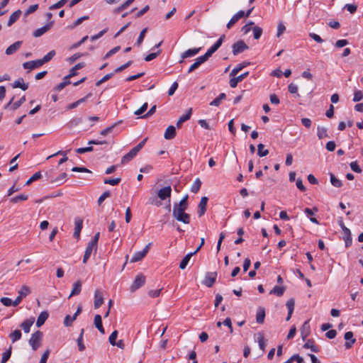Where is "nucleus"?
Returning <instances> with one entry per match:
<instances>
[{"mask_svg":"<svg viewBox=\"0 0 363 363\" xmlns=\"http://www.w3.org/2000/svg\"><path fill=\"white\" fill-rule=\"evenodd\" d=\"M350 168L352 169V170L356 173H361L362 172V169L360 168V167L358 165L357 162L356 161L354 162H352L350 163Z\"/></svg>","mask_w":363,"mask_h":363,"instance_id":"774afa93","label":"nucleus"},{"mask_svg":"<svg viewBox=\"0 0 363 363\" xmlns=\"http://www.w3.org/2000/svg\"><path fill=\"white\" fill-rule=\"evenodd\" d=\"M28 199V195L26 194H20L15 197H13L10 199L11 203H16L20 201H26Z\"/></svg>","mask_w":363,"mask_h":363,"instance_id":"c03bdc74","label":"nucleus"},{"mask_svg":"<svg viewBox=\"0 0 363 363\" xmlns=\"http://www.w3.org/2000/svg\"><path fill=\"white\" fill-rule=\"evenodd\" d=\"M176 128L174 125H169L166 129L164 137L167 140H172L175 138L176 136Z\"/></svg>","mask_w":363,"mask_h":363,"instance_id":"4be33fe9","label":"nucleus"},{"mask_svg":"<svg viewBox=\"0 0 363 363\" xmlns=\"http://www.w3.org/2000/svg\"><path fill=\"white\" fill-rule=\"evenodd\" d=\"M38 9V4H33L28 7L24 13V16L27 17L30 14L34 13Z\"/></svg>","mask_w":363,"mask_h":363,"instance_id":"680f3d73","label":"nucleus"},{"mask_svg":"<svg viewBox=\"0 0 363 363\" xmlns=\"http://www.w3.org/2000/svg\"><path fill=\"white\" fill-rule=\"evenodd\" d=\"M118 337V331L117 330H114L110 335L109 338H108V340H109V342L111 345H116V338Z\"/></svg>","mask_w":363,"mask_h":363,"instance_id":"69168bd1","label":"nucleus"},{"mask_svg":"<svg viewBox=\"0 0 363 363\" xmlns=\"http://www.w3.org/2000/svg\"><path fill=\"white\" fill-rule=\"evenodd\" d=\"M343 9L347 10L350 13H354L357 9V6L355 4H347L345 5Z\"/></svg>","mask_w":363,"mask_h":363,"instance_id":"e2e57ef3","label":"nucleus"},{"mask_svg":"<svg viewBox=\"0 0 363 363\" xmlns=\"http://www.w3.org/2000/svg\"><path fill=\"white\" fill-rule=\"evenodd\" d=\"M48 316H49V314H48V311H42L40 313L39 316L38 317V319L36 321V326L38 328L41 327L45 323L46 320L48 318Z\"/></svg>","mask_w":363,"mask_h":363,"instance_id":"cd10ccee","label":"nucleus"},{"mask_svg":"<svg viewBox=\"0 0 363 363\" xmlns=\"http://www.w3.org/2000/svg\"><path fill=\"white\" fill-rule=\"evenodd\" d=\"M363 99V92L362 91L357 90L354 91L353 101L357 102L361 101Z\"/></svg>","mask_w":363,"mask_h":363,"instance_id":"338daca9","label":"nucleus"},{"mask_svg":"<svg viewBox=\"0 0 363 363\" xmlns=\"http://www.w3.org/2000/svg\"><path fill=\"white\" fill-rule=\"evenodd\" d=\"M53 24H54V21H50L48 23H46L42 28H38L37 30H35L33 32V36L35 37V38L40 37L44 33H45L47 31L50 30L52 28V27L53 26Z\"/></svg>","mask_w":363,"mask_h":363,"instance_id":"6e6552de","label":"nucleus"},{"mask_svg":"<svg viewBox=\"0 0 363 363\" xmlns=\"http://www.w3.org/2000/svg\"><path fill=\"white\" fill-rule=\"evenodd\" d=\"M94 249L96 250V247H94V246H92L90 244L88 243V245H87V247L86 248L85 253H84V257H83V262L84 263H86L87 262V260L90 257L91 254V252H92Z\"/></svg>","mask_w":363,"mask_h":363,"instance_id":"72a5a7b5","label":"nucleus"},{"mask_svg":"<svg viewBox=\"0 0 363 363\" xmlns=\"http://www.w3.org/2000/svg\"><path fill=\"white\" fill-rule=\"evenodd\" d=\"M311 333V328L309 325V320H306L303 323L301 328V335L303 340H306L308 336Z\"/></svg>","mask_w":363,"mask_h":363,"instance_id":"ddd939ff","label":"nucleus"},{"mask_svg":"<svg viewBox=\"0 0 363 363\" xmlns=\"http://www.w3.org/2000/svg\"><path fill=\"white\" fill-rule=\"evenodd\" d=\"M303 348L310 349L313 352H319L320 347L315 344V341L313 339H309L307 342L303 345Z\"/></svg>","mask_w":363,"mask_h":363,"instance_id":"2eb2a0df","label":"nucleus"},{"mask_svg":"<svg viewBox=\"0 0 363 363\" xmlns=\"http://www.w3.org/2000/svg\"><path fill=\"white\" fill-rule=\"evenodd\" d=\"M288 91L293 94H296L297 96H300L299 94L298 93V86L294 83H291L288 86Z\"/></svg>","mask_w":363,"mask_h":363,"instance_id":"13d9d810","label":"nucleus"},{"mask_svg":"<svg viewBox=\"0 0 363 363\" xmlns=\"http://www.w3.org/2000/svg\"><path fill=\"white\" fill-rule=\"evenodd\" d=\"M104 303V297L99 290H96L94 294V308H98Z\"/></svg>","mask_w":363,"mask_h":363,"instance_id":"412c9836","label":"nucleus"},{"mask_svg":"<svg viewBox=\"0 0 363 363\" xmlns=\"http://www.w3.org/2000/svg\"><path fill=\"white\" fill-rule=\"evenodd\" d=\"M83 227V221L81 219H77L75 220V228L74 232L73 234V237L79 239L80 236V233Z\"/></svg>","mask_w":363,"mask_h":363,"instance_id":"bb28decb","label":"nucleus"},{"mask_svg":"<svg viewBox=\"0 0 363 363\" xmlns=\"http://www.w3.org/2000/svg\"><path fill=\"white\" fill-rule=\"evenodd\" d=\"M172 188L171 186H165L158 191L157 195L161 200H165L171 196Z\"/></svg>","mask_w":363,"mask_h":363,"instance_id":"9d476101","label":"nucleus"},{"mask_svg":"<svg viewBox=\"0 0 363 363\" xmlns=\"http://www.w3.org/2000/svg\"><path fill=\"white\" fill-rule=\"evenodd\" d=\"M43 334L41 331L37 330L31 335L28 340V343L32 347L33 350H37L41 345Z\"/></svg>","mask_w":363,"mask_h":363,"instance_id":"f257e3e1","label":"nucleus"},{"mask_svg":"<svg viewBox=\"0 0 363 363\" xmlns=\"http://www.w3.org/2000/svg\"><path fill=\"white\" fill-rule=\"evenodd\" d=\"M138 152L133 148L127 154H125L121 159V164H125L131 161L136 155Z\"/></svg>","mask_w":363,"mask_h":363,"instance_id":"f3484780","label":"nucleus"},{"mask_svg":"<svg viewBox=\"0 0 363 363\" xmlns=\"http://www.w3.org/2000/svg\"><path fill=\"white\" fill-rule=\"evenodd\" d=\"M35 322L34 318H30L28 319L25 320L23 322L21 323L20 325V327L22 328V330L26 333H28L30 330V327L33 325V324Z\"/></svg>","mask_w":363,"mask_h":363,"instance_id":"4468645a","label":"nucleus"},{"mask_svg":"<svg viewBox=\"0 0 363 363\" xmlns=\"http://www.w3.org/2000/svg\"><path fill=\"white\" fill-rule=\"evenodd\" d=\"M94 325L101 334L105 333V330L102 325V318L99 314L94 316Z\"/></svg>","mask_w":363,"mask_h":363,"instance_id":"c756f323","label":"nucleus"},{"mask_svg":"<svg viewBox=\"0 0 363 363\" xmlns=\"http://www.w3.org/2000/svg\"><path fill=\"white\" fill-rule=\"evenodd\" d=\"M285 291L284 286H275L273 289L270 291V294H274L277 296H281Z\"/></svg>","mask_w":363,"mask_h":363,"instance_id":"37998d69","label":"nucleus"},{"mask_svg":"<svg viewBox=\"0 0 363 363\" xmlns=\"http://www.w3.org/2000/svg\"><path fill=\"white\" fill-rule=\"evenodd\" d=\"M70 83H71V82L69 81V79H66V76H65L63 79V82L60 83L59 84H57L55 87V90L60 91L62 90L66 86L69 84Z\"/></svg>","mask_w":363,"mask_h":363,"instance_id":"a18cd8bd","label":"nucleus"},{"mask_svg":"<svg viewBox=\"0 0 363 363\" xmlns=\"http://www.w3.org/2000/svg\"><path fill=\"white\" fill-rule=\"evenodd\" d=\"M82 291V282L81 281H77L73 284L72 290L69 296V298L72 296L79 295Z\"/></svg>","mask_w":363,"mask_h":363,"instance_id":"a878e982","label":"nucleus"},{"mask_svg":"<svg viewBox=\"0 0 363 363\" xmlns=\"http://www.w3.org/2000/svg\"><path fill=\"white\" fill-rule=\"evenodd\" d=\"M84 329L82 328L81 330V333L79 334V337L77 340V345H78V347H79V350L81 351V352L84 351L85 350V345L83 343V335H84Z\"/></svg>","mask_w":363,"mask_h":363,"instance_id":"58836bf2","label":"nucleus"},{"mask_svg":"<svg viewBox=\"0 0 363 363\" xmlns=\"http://www.w3.org/2000/svg\"><path fill=\"white\" fill-rule=\"evenodd\" d=\"M22 14V11L20 9L16 10L10 16L9 21L7 22V26L9 27L11 26L14 23H16Z\"/></svg>","mask_w":363,"mask_h":363,"instance_id":"a211bd4d","label":"nucleus"},{"mask_svg":"<svg viewBox=\"0 0 363 363\" xmlns=\"http://www.w3.org/2000/svg\"><path fill=\"white\" fill-rule=\"evenodd\" d=\"M254 337L255 342L258 343L260 350L264 352L267 345L266 340L264 337V334L262 333H256L255 334Z\"/></svg>","mask_w":363,"mask_h":363,"instance_id":"9b49d317","label":"nucleus"},{"mask_svg":"<svg viewBox=\"0 0 363 363\" xmlns=\"http://www.w3.org/2000/svg\"><path fill=\"white\" fill-rule=\"evenodd\" d=\"M85 66L84 62H79L73 67L69 72V74L66 76V79H70L71 77L77 75V70L83 68Z\"/></svg>","mask_w":363,"mask_h":363,"instance_id":"2f4dec72","label":"nucleus"},{"mask_svg":"<svg viewBox=\"0 0 363 363\" xmlns=\"http://www.w3.org/2000/svg\"><path fill=\"white\" fill-rule=\"evenodd\" d=\"M233 53L234 55H238L244 51L247 50L249 48L248 45L242 40L235 43L233 46Z\"/></svg>","mask_w":363,"mask_h":363,"instance_id":"20e7f679","label":"nucleus"},{"mask_svg":"<svg viewBox=\"0 0 363 363\" xmlns=\"http://www.w3.org/2000/svg\"><path fill=\"white\" fill-rule=\"evenodd\" d=\"M50 172H47L45 175L47 177V180L53 184H56L57 186L61 185L64 183V179L67 177V174L65 172H63L60 174V176L57 178H52L50 176Z\"/></svg>","mask_w":363,"mask_h":363,"instance_id":"423d86ee","label":"nucleus"},{"mask_svg":"<svg viewBox=\"0 0 363 363\" xmlns=\"http://www.w3.org/2000/svg\"><path fill=\"white\" fill-rule=\"evenodd\" d=\"M216 272H207L203 281V284L208 287H211L216 281Z\"/></svg>","mask_w":363,"mask_h":363,"instance_id":"1a4fd4ad","label":"nucleus"},{"mask_svg":"<svg viewBox=\"0 0 363 363\" xmlns=\"http://www.w3.org/2000/svg\"><path fill=\"white\" fill-rule=\"evenodd\" d=\"M132 64H133V61L132 60H129L126 63L123 64V65L117 67L114 70V72L115 73L121 72L123 71L124 69H127L128 67H129Z\"/></svg>","mask_w":363,"mask_h":363,"instance_id":"052dcab7","label":"nucleus"},{"mask_svg":"<svg viewBox=\"0 0 363 363\" xmlns=\"http://www.w3.org/2000/svg\"><path fill=\"white\" fill-rule=\"evenodd\" d=\"M67 1H68V0H60L58 2H57L56 4L50 6L49 9L50 10H55V9H57L62 8V6H65V4Z\"/></svg>","mask_w":363,"mask_h":363,"instance_id":"bf43d9fd","label":"nucleus"},{"mask_svg":"<svg viewBox=\"0 0 363 363\" xmlns=\"http://www.w3.org/2000/svg\"><path fill=\"white\" fill-rule=\"evenodd\" d=\"M55 55V51L51 50L47 55H45L42 59H40L42 65L48 62Z\"/></svg>","mask_w":363,"mask_h":363,"instance_id":"79ce46f5","label":"nucleus"},{"mask_svg":"<svg viewBox=\"0 0 363 363\" xmlns=\"http://www.w3.org/2000/svg\"><path fill=\"white\" fill-rule=\"evenodd\" d=\"M294 361H296L297 363L304 362L303 359L296 354L291 356L288 360H286L284 363H294Z\"/></svg>","mask_w":363,"mask_h":363,"instance_id":"8fccbe9b","label":"nucleus"},{"mask_svg":"<svg viewBox=\"0 0 363 363\" xmlns=\"http://www.w3.org/2000/svg\"><path fill=\"white\" fill-rule=\"evenodd\" d=\"M248 17L250 16V9H247L246 11H240L237 13H235L232 18L230 20V21L227 24V28L228 29L231 28V27L236 23L240 18L243 17Z\"/></svg>","mask_w":363,"mask_h":363,"instance_id":"f03ea898","label":"nucleus"},{"mask_svg":"<svg viewBox=\"0 0 363 363\" xmlns=\"http://www.w3.org/2000/svg\"><path fill=\"white\" fill-rule=\"evenodd\" d=\"M254 22L251 21V30H252L254 38L258 40L262 34V29L257 26H254Z\"/></svg>","mask_w":363,"mask_h":363,"instance_id":"7c9ffc66","label":"nucleus"},{"mask_svg":"<svg viewBox=\"0 0 363 363\" xmlns=\"http://www.w3.org/2000/svg\"><path fill=\"white\" fill-rule=\"evenodd\" d=\"M11 350L12 347L10 346L9 348L2 354L1 363H6L10 359L11 355Z\"/></svg>","mask_w":363,"mask_h":363,"instance_id":"864d4df0","label":"nucleus"},{"mask_svg":"<svg viewBox=\"0 0 363 363\" xmlns=\"http://www.w3.org/2000/svg\"><path fill=\"white\" fill-rule=\"evenodd\" d=\"M201 48H193V49H189L187 50L186 51H185L184 52H183L182 54V60H180V63H182L183 62V60L185 59V58H187V57H193L194 55H196V54H198L200 50H201Z\"/></svg>","mask_w":363,"mask_h":363,"instance_id":"aec40b11","label":"nucleus"},{"mask_svg":"<svg viewBox=\"0 0 363 363\" xmlns=\"http://www.w3.org/2000/svg\"><path fill=\"white\" fill-rule=\"evenodd\" d=\"M269 153L268 150L264 148V145L262 143L257 145V155L259 157H264Z\"/></svg>","mask_w":363,"mask_h":363,"instance_id":"49530a36","label":"nucleus"},{"mask_svg":"<svg viewBox=\"0 0 363 363\" xmlns=\"http://www.w3.org/2000/svg\"><path fill=\"white\" fill-rule=\"evenodd\" d=\"M186 210V209L184 208L177 206V203H175L173 207L172 216L175 218L178 216L184 213Z\"/></svg>","mask_w":363,"mask_h":363,"instance_id":"ea45409f","label":"nucleus"},{"mask_svg":"<svg viewBox=\"0 0 363 363\" xmlns=\"http://www.w3.org/2000/svg\"><path fill=\"white\" fill-rule=\"evenodd\" d=\"M339 225L344 232L343 233V235H344L343 239L345 242V246H346V247H348L352 245V241L350 230L345 225L342 220L339 221Z\"/></svg>","mask_w":363,"mask_h":363,"instance_id":"7ed1b4c3","label":"nucleus"},{"mask_svg":"<svg viewBox=\"0 0 363 363\" xmlns=\"http://www.w3.org/2000/svg\"><path fill=\"white\" fill-rule=\"evenodd\" d=\"M150 243L147 245L143 251L136 252L130 259V262H137L141 260L148 252L150 248Z\"/></svg>","mask_w":363,"mask_h":363,"instance_id":"0eeeda50","label":"nucleus"},{"mask_svg":"<svg viewBox=\"0 0 363 363\" xmlns=\"http://www.w3.org/2000/svg\"><path fill=\"white\" fill-rule=\"evenodd\" d=\"M250 65V62H244L243 64H239L236 67H235L230 72V77L236 76L240 71H241L245 67Z\"/></svg>","mask_w":363,"mask_h":363,"instance_id":"a19ab883","label":"nucleus"},{"mask_svg":"<svg viewBox=\"0 0 363 363\" xmlns=\"http://www.w3.org/2000/svg\"><path fill=\"white\" fill-rule=\"evenodd\" d=\"M111 196V193L108 191H104L98 199V204L101 206L104 200Z\"/></svg>","mask_w":363,"mask_h":363,"instance_id":"0e129e2a","label":"nucleus"},{"mask_svg":"<svg viewBox=\"0 0 363 363\" xmlns=\"http://www.w3.org/2000/svg\"><path fill=\"white\" fill-rule=\"evenodd\" d=\"M195 255V252H190L189 254H187L183 259L180 262V264H179V268L181 269H184L186 268V267L187 266L191 257Z\"/></svg>","mask_w":363,"mask_h":363,"instance_id":"473e14b6","label":"nucleus"},{"mask_svg":"<svg viewBox=\"0 0 363 363\" xmlns=\"http://www.w3.org/2000/svg\"><path fill=\"white\" fill-rule=\"evenodd\" d=\"M191 114H192V108H190L186 113H185L184 115L182 116L179 120L177 121V128H180L182 126V124L188 121L189 119H190L191 116Z\"/></svg>","mask_w":363,"mask_h":363,"instance_id":"c85d7f7f","label":"nucleus"},{"mask_svg":"<svg viewBox=\"0 0 363 363\" xmlns=\"http://www.w3.org/2000/svg\"><path fill=\"white\" fill-rule=\"evenodd\" d=\"M175 219L184 223V224H189L190 223L191 217L189 213H184L176 217Z\"/></svg>","mask_w":363,"mask_h":363,"instance_id":"c9c22d12","label":"nucleus"},{"mask_svg":"<svg viewBox=\"0 0 363 363\" xmlns=\"http://www.w3.org/2000/svg\"><path fill=\"white\" fill-rule=\"evenodd\" d=\"M122 123V121H119L115 123H113L112 125L102 130L101 132H100V135H103V136H105L106 135H108V133H111L113 132V128L117 126L118 124H121Z\"/></svg>","mask_w":363,"mask_h":363,"instance_id":"4c0bfd02","label":"nucleus"},{"mask_svg":"<svg viewBox=\"0 0 363 363\" xmlns=\"http://www.w3.org/2000/svg\"><path fill=\"white\" fill-rule=\"evenodd\" d=\"M22 333L20 330H15L13 332L11 333L9 335L12 342H15L19 340L21 338Z\"/></svg>","mask_w":363,"mask_h":363,"instance_id":"f704fd0d","label":"nucleus"},{"mask_svg":"<svg viewBox=\"0 0 363 363\" xmlns=\"http://www.w3.org/2000/svg\"><path fill=\"white\" fill-rule=\"evenodd\" d=\"M26 101V96H23L18 101L14 102L11 106V110L15 111L18 109Z\"/></svg>","mask_w":363,"mask_h":363,"instance_id":"3c124183","label":"nucleus"},{"mask_svg":"<svg viewBox=\"0 0 363 363\" xmlns=\"http://www.w3.org/2000/svg\"><path fill=\"white\" fill-rule=\"evenodd\" d=\"M147 28H145L144 29H143L138 38V40H137V42H136V45L139 47L140 46V45L142 44L144 38H145V33H147Z\"/></svg>","mask_w":363,"mask_h":363,"instance_id":"4d7b16f0","label":"nucleus"},{"mask_svg":"<svg viewBox=\"0 0 363 363\" xmlns=\"http://www.w3.org/2000/svg\"><path fill=\"white\" fill-rule=\"evenodd\" d=\"M43 65L39 60H33V61H28V62H26L23 64V67L24 69H35V68H38L40 67H41Z\"/></svg>","mask_w":363,"mask_h":363,"instance_id":"dca6fc26","label":"nucleus"},{"mask_svg":"<svg viewBox=\"0 0 363 363\" xmlns=\"http://www.w3.org/2000/svg\"><path fill=\"white\" fill-rule=\"evenodd\" d=\"M18 295L22 298H25L30 293V290L29 289V287H28L27 286H23L21 287V289L18 291Z\"/></svg>","mask_w":363,"mask_h":363,"instance_id":"5fc2aeb1","label":"nucleus"},{"mask_svg":"<svg viewBox=\"0 0 363 363\" xmlns=\"http://www.w3.org/2000/svg\"><path fill=\"white\" fill-rule=\"evenodd\" d=\"M208 200V199L206 196H203L201 198V201L198 206L199 209L197 211L198 216L199 217H201L202 216L204 215V213L206 211Z\"/></svg>","mask_w":363,"mask_h":363,"instance_id":"f8f14e48","label":"nucleus"},{"mask_svg":"<svg viewBox=\"0 0 363 363\" xmlns=\"http://www.w3.org/2000/svg\"><path fill=\"white\" fill-rule=\"evenodd\" d=\"M327 128L325 127H318L317 135L319 139L328 137Z\"/></svg>","mask_w":363,"mask_h":363,"instance_id":"09e8293b","label":"nucleus"},{"mask_svg":"<svg viewBox=\"0 0 363 363\" xmlns=\"http://www.w3.org/2000/svg\"><path fill=\"white\" fill-rule=\"evenodd\" d=\"M145 277L142 274H138L135 277L132 286H130V291L131 292L135 291L136 290L140 289L141 286H143L145 284Z\"/></svg>","mask_w":363,"mask_h":363,"instance_id":"39448f33","label":"nucleus"},{"mask_svg":"<svg viewBox=\"0 0 363 363\" xmlns=\"http://www.w3.org/2000/svg\"><path fill=\"white\" fill-rule=\"evenodd\" d=\"M201 184H202V183L201 182V180L199 178H197L194 181L193 185L191 187V191L193 193H197L199 191V189L201 186Z\"/></svg>","mask_w":363,"mask_h":363,"instance_id":"de8ad7c7","label":"nucleus"},{"mask_svg":"<svg viewBox=\"0 0 363 363\" xmlns=\"http://www.w3.org/2000/svg\"><path fill=\"white\" fill-rule=\"evenodd\" d=\"M353 333L351 331L346 332L345 333L344 337L346 340H350L349 342H346L345 343V347L347 349H350L352 347V345L356 342V339L353 338Z\"/></svg>","mask_w":363,"mask_h":363,"instance_id":"6ab92c4d","label":"nucleus"},{"mask_svg":"<svg viewBox=\"0 0 363 363\" xmlns=\"http://www.w3.org/2000/svg\"><path fill=\"white\" fill-rule=\"evenodd\" d=\"M11 86L13 89L20 88L22 90L26 91L28 89V84L24 83L23 78H19L11 84Z\"/></svg>","mask_w":363,"mask_h":363,"instance_id":"393cba45","label":"nucleus"},{"mask_svg":"<svg viewBox=\"0 0 363 363\" xmlns=\"http://www.w3.org/2000/svg\"><path fill=\"white\" fill-rule=\"evenodd\" d=\"M265 309L263 307H259L256 313V322L262 324L265 318Z\"/></svg>","mask_w":363,"mask_h":363,"instance_id":"b1692460","label":"nucleus"},{"mask_svg":"<svg viewBox=\"0 0 363 363\" xmlns=\"http://www.w3.org/2000/svg\"><path fill=\"white\" fill-rule=\"evenodd\" d=\"M42 177L40 172H35L25 184L26 186L30 185L32 182L40 179Z\"/></svg>","mask_w":363,"mask_h":363,"instance_id":"603ef678","label":"nucleus"},{"mask_svg":"<svg viewBox=\"0 0 363 363\" xmlns=\"http://www.w3.org/2000/svg\"><path fill=\"white\" fill-rule=\"evenodd\" d=\"M22 43V41H16V43H13L7 48L6 50V54L10 55L15 53L20 48Z\"/></svg>","mask_w":363,"mask_h":363,"instance_id":"5701e85b","label":"nucleus"},{"mask_svg":"<svg viewBox=\"0 0 363 363\" xmlns=\"http://www.w3.org/2000/svg\"><path fill=\"white\" fill-rule=\"evenodd\" d=\"M330 183L331 184L337 188H340L342 186V182L341 180L337 179L333 173L330 174Z\"/></svg>","mask_w":363,"mask_h":363,"instance_id":"e433bc0d","label":"nucleus"},{"mask_svg":"<svg viewBox=\"0 0 363 363\" xmlns=\"http://www.w3.org/2000/svg\"><path fill=\"white\" fill-rule=\"evenodd\" d=\"M121 181V178H115V179H105L104 183L106 184H110L112 186L118 185Z\"/></svg>","mask_w":363,"mask_h":363,"instance_id":"6e6d98bb","label":"nucleus"}]
</instances>
